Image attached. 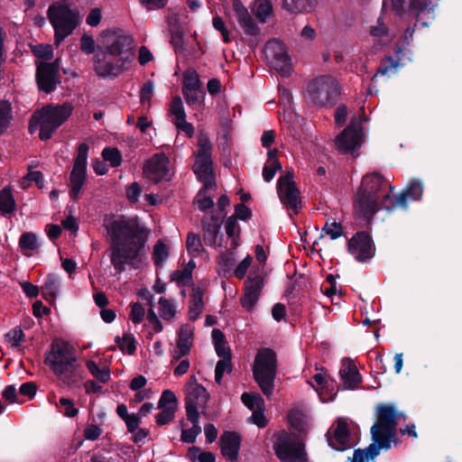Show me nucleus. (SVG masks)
I'll return each mask as SVG.
<instances>
[{"mask_svg": "<svg viewBox=\"0 0 462 462\" xmlns=\"http://www.w3.org/2000/svg\"><path fill=\"white\" fill-rule=\"evenodd\" d=\"M225 372H232L231 358H222L217 363L215 370V381L217 384L221 383V380Z\"/></svg>", "mask_w": 462, "mask_h": 462, "instance_id": "3c124183", "label": "nucleus"}, {"mask_svg": "<svg viewBox=\"0 0 462 462\" xmlns=\"http://www.w3.org/2000/svg\"><path fill=\"white\" fill-rule=\"evenodd\" d=\"M277 374V356L271 348H262L255 356L253 365V375L262 393L270 397L274 389Z\"/></svg>", "mask_w": 462, "mask_h": 462, "instance_id": "39448f33", "label": "nucleus"}, {"mask_svg": "<svg viewBox=\"0 0 462 462\" xmlns=\"http://www.w3.org/2000/svg\"><path fill=\"white\" fill-rule=\"evenodd\" d=\"M192 170L198 180L203 183V187L199 191V197L217 187L212 160L195 159Z\"/></svg>", "mask_w": 462, "mask_h": 462, "instance_id": "aec40b11", "label": "nucleus"}, {"mask_svg": "<svg viewBox=\"0 0 462 462\" xmlns=\"http://www.w3.org/2000/svg\"><path fill=\"white\" fill-rule=\"evenodd\" d=\"M171 281H175L179 284L188 286L192 282V274L183 268L180 271H175L171 273Z\"/></svg>", "mask_w": 462, "mask_h": 462, "instance_id": "680f3d73", "label": "nucleus"}, {"mask_svg": "<svg viewBox=\"0 0 462 462\" xmlns=\"http://www.w3.org/2000/svg\"><path fill=\"white\" fill-rule=\"evenodd\" d=\"M348 253L359 263H365L375 254V245L368 231H358L348 239Z\"/></svg>", "mask_w": 462, "mask_h": 462, "instance_id": "2eb2a0df", "label": "nucleus"}, {"mask_svg": "<svg viewBox=\"0 0 462 462\" xmlns=\"http://www.w3.org/2000/svg\"><path fill=\"white\" fill-rule=\"evenodd\" d=\"M221 454L230 461H236L241 445V437L235 431H225L219 439Z\"/></svg>", "mask_w": 462, "mask_h": 462, "instance_id": "a878e982", "label": "nucleus"}, {"mask_svg": "<svg viewBox=\"0 0 462 462\" xmlns=\"http://www.w3.org/2000/svg\"><path fill=\"white\" fill-rule=\"evenodd\" d=\"M144 317V308L139 302L132 304L130 319L135 324L140 323Z\"/></svg>", "mask_w": 462, "mask_h": 462, "instance_id": "774afa93", "label": "nucleus"}, {"mask_svg": "<svg viewBox=\"0 0 462 462\" xmlns=\"http://www.w3.org/2000/svg\"><path fill=\"white\" fill-rule=\"evenodd\" d=\"M321 231L329 236L332 240H335L344 236L343 222H337L335 219L328 218Z\"/></svg>", "mask_w": 462, "mask_h": 462, "instance_id": "58836bf2", "label": "nucleus"}, {"mask_svg": "<svg viewBox=\"0 0 462 462\" xmlns=\"http://www.w3.org/2000/svg\"><path fill=\"white\" fill-rule=\"evenodd\" d=\"M24 334L21 328L17 327L5 334V337L11 343L13 347H18L23 340Z\"/></svg>", "mask_w": 462, "mask_h": 462, "instance_id": "e2e57ef3", "label": "nucleus"}, {"mask_svg": "<svg viewBox=\"0 0 462 462\" xmlns=\"http://www.w3.org/2000/svg\"><path fill=\"white\" fill-rule=\"evenodd\" d=\"M392 9L398 16L407 14L415 20L414 26L428 27L435 19L431 0H391Z\"/></svg>", "mask_w": 462, "mask_h": 462, "instance_id": "6e6552de", "label": "nucleus"}, {"mask_svg": "<svg viewBox=\"0 0 462 462\" xmlns=\"http://www.w3.org/2000/svg\"><path fill=\"white\" fill-rule=\"evenodd\" d=\"M201 86V81L196 71H192L184 75V85L182 92H187L189 90H200Z\"/></svg>", "mask_w": 462, "mask_h": 462, "instance_id": "de8ad7c7", "label": "nucleus"}, {"mask_svg": "<svg viewBox=\"0 0 462 462\" xmlns=\"http://www.w3.org/2000/svg\"><path fill=\"white\" fill-rule=\"evenodd\" d=\"M318 4L319 0H283L282 7L290 13H310Z\"/></svg>", "mask_w": 462, "mask_h": 462, "instance_id": "7c9ffc66", "label": "nucleus"}, {"mask_svg": "<svg viewBox=\"0 0 462 462\" xmlns=\"http://www.w3.org/2000/svg\"><path fill=\"white\" fill-rule=\"evenodd\" d=\"M394 186L379 172L365 174L353 198V217L359 227L372 224L375 214L383 209L382 199L384 194H393Z\"/></svg>", "mask_w": 462, "mask_h": 462, "instance_id": "f03ea898", "label": "nucleus"}, {"mask_svg": "<svg viewBox=\"0 0 462 462\" xmlns=\"http://www.w3.org/2000/svg\"><path fill=\"white\" fill-rule=\"evenodd\" d=\"M308 93L314 104L333 106L341 96L338 81L329 75L320 76L308 84Z\"/></svg>", "mask_w": 462, "mask_h": 462, "instance_id": "1a4fd4ad", "label": "nucleus"}, {"mask_svg": "<svg viewBox=\"0 0 462 462\" xmlns=\"http://www.w3.org/2000/svg\"><path fill=\"white\" fill-rule=\"evenodd\" d=\"M171 33V43L174 47L176 52H182L184 51L183 32L181 28L175 25L172 26Z\"/></svg>", "mask_w": 462, "mask_h": 462, "instance_id": "603ef678", "label": "nucleus"}, {"mask_svg": "<svg viewBox=\"0 0 462 462\" xmlns=\"http://www.w3.org/2000/svg\"><path fill=\"white\" fill-rule=\"evenodd\" d=\"M153 94V83L152 80L146 81L140 91V102L145 104L150 102Z\"/></svg>", "mask_w": 462, "mask_h": 462, "instance_id": "69168bd1", "label": "nucleus"}, {"mask_svg": "<svg viewBox=\"0 0 462 462\" xmlns=\"http://www.w3.org/2000/svg\"><path fill=\"white\" fill-rule=\"evenodd\" d=\"M12 107L8 100L0 101V134H3L10 125L12 119Z\"/></svg>", "mask_w": 462, "mask_h": 462, "instance_id": "a19ab883", "label": "nucleus"}, {"mask_svg": "<svg viewBox=\"0 0 462 462\" xmlns=\"http://www.w3.org/2000/svg\"><path fill=\"white\" fill-rule=\"evenodd\" d=\"M72 347L65 342L52 343L51 349L45 358L44 363L50 365L51 363L69 360V358H76L72 353Z\"/></svg>", "mask_w": 462, "mask_h": 462, "instance_id": "c85d7f7f", "label": "nucleus"}, {"mask_svg": "<svg viewBox=\"0 0 462 462\" xmlns=\"http://www.w3.org/2000/svg\"><path fill=\"white\" fill-rule=\"evenodd\" d=\"M19 245L23 249L34 250L38 247L37 237L33 233H24L22 235Z\"/></svg>", "mask_w": 462, "mask_h": 462, "instance_id": "052dcab7", "label": "nucleus"}, {"mask_svg": "<svg viewBox=\"0 0 462 462\" xmlns=\"http://www.w3.org/2000/svg\"><path fill=\"white\" fill-rule=\"evenodd\" d=\"M243 403L250 410L262 409L264 406V401L258 393H244L241 396Z\"/></svg>", "mask_w": 462, "mask_h": 462, "instance_id": "79ce46f5", "label": "nucleus"}, {"mask_svg": "<svg viewBox=\"0 0 462 462\" xmlns=\"http://www.w3.org/2000/svg\"><path fill=\"white\" fill-rule=\"evenodd\" d=\"M326 436L331 448L340 451L346 449V420L344 418L337 419V426L331 428Z\"/></svg>", "mask_w": 462, "mask_h": 462, "instance_id": "bb28decb", "label": "nucleus"}, {"mask_svg": "<svg viewBox=\"0 0 462 462\" xmlns=\"http://www.w3.org/2000/svg\"><path fill=\"white\" fill-rule=\"evenodd\" d=\"M175 412L176 411H174L173 407H166L162 409V411L159 412L155 417L156 423L159 426L168 424L174 419Z\"/></svg>", "mask_w": 462, "mask_h": 462, "instance_id": "13d9d810", "label": "nucleus"}, {"mask_svg": "<svg viewBox=\"0 0 462 462\" xmlns=\"http://www.w3.org/2000/svg\"><path fill=\"white\" fill-rule=\"evenodd\" d=\"M170 252L167 245L159 240L153 246L152 257L154 264L161 266L162 263L169 257Z\"/></svg>", "mask_w": 462, "mask_h": 462, "instance_id": "c03bdc74", "label": "nucleus"}, {"mask_svg": "<svg viewBox=\"0 0 462 462\" xmlns=\"http://www.w3.org/2000/svg\"><path fill=\"white\" fill-rule=\"evenodd\" d=\"M98 50H104L111 56H119L123 63L130 61L134 56V41L132 36L121 30H105L100 33Z\"/></svg>", "mask_w": 462, "mask_h": 462, "instance_id": "423d86ee", "label": "nucleus"}, {"mask_svg": "<svg viewBox=\"0 0 462 462\" xmlns=\"http://www.w3.org/2000/svg\"><path fill=\"white\" fill-rule=\"evenodd\" d=\"M105 226L111 238L107 249L110 262L116 273L125 271V265L138 269L143 262L149 232L141 226L137 217L106 220Z\"/></svg>", "mask_w": 462, "mask_h": 462, "instance_id": "f257e3e1", "label": "nucleus"}, {"mask_svg": "<svg viewBox=\"0 0 462 462\" xmlns=\"http://www.w3.org/2000/svg\"><path fill=\"white\" fill-rule=\"evenodd\" d=\"M186 246L189 254L199 255L203 251L200 236L194 233H189Z\"/></svg>", "mask_w": 462, "mask_h": 462, "instance_id": "09e8293b", "label": "nucleus"}, {"mask_svg": "<svg viewBox=\"0 0 462 462\" xmlns=\"http://www.w3.org/2000/svg\"><path fill=\"white\" fill-rule=\"evenodd\" d=\"M159 304L161 317L164 320H171L176 314L174 304L165 298H161L159 300Z\"/></svg>", "mask_w": 462, "mask_h": 462, "instance_id": "864d4df0", "label": "nucleus"}, {"mask_svg": "<svg viewBox=\"0 0 462 462\" xmlns=\"http://www.w3.org/2000/svg\"><path fill=\"white\" fill-rule=\"evenodd\" d=\"M380 21L381 18L378 19V25L372 26L370 29L371 35L379 38V41L383 42L382 44L375 43L374 47L376 50L389 42L388 29L386 25L383 23H380Z\"/></svg>", "mask_w": 462, "mask_h": 462, "instance_id": "37998d69", "label": "nucleus"}, {"mask_svg": "<svg viewBox=\"0 0 462 462\" xmlns=\"http://www.w3.org/2000/svg\"><path fill=\"white\" fill-rule=\"evenodd\" d=\"M402 413L395 409L393 403H380L376 406V421L371 428L373 443L365 451L370 459L376 457L380 450H389L392 443L399 444L397 439L398 419Z\"/></svg>", "mask_w": 462, "mask_h": 462, "instance_id": "7ed1b4c3", "label": "nucleus"}, {"mask_svg": "<svg viewBox=\"0 0 462 462\" xmlns=\"http://www.w3.org/2000/svg\"><path fill=\"white\" fill-rule=\"evenodd\" d=\"M87 367L90 374L100 383H106L110 380V369L107 366L99 368L92 360L87 362Z\"/></svg>", "mask_w": 462, "mask_h": 462, "instance_id": "ea45409f", "label": "nucleus"}, {"mask_svg": "<svg viewBox=\"0 0 462 462\" xmlns=\"http://www.w3.org/2000/svg\"><path fill=\"white\" fill-rule=\"evenodd\" d=\"M185 97L186 102L189 106H195L200 104V99L204 96V92L200 90H189L187 92H182Z\"/></svg>", "mask_w": 462, "mask_h": 462, "instance_id": "338daca9", "label": "nucleus"}, {"mask_svg": "<svg viewBox=\"0 0 462 462\" xmlns=\"http://www.w3.org/2000/svg\"><path fill=\"white\" fill-rule=\"evenodd\" d=\"M264 280L261 275H248L244 294L240 299L241 304L247 310H251L257 302L260 293L263 288Z\"/></svg>", "mask_w": 462, "mask_h": 462, "instance_id": "4be33fe9", "label": "nucleus"}, {"mask_svg": "<svg viewBox=\"0 0 462 462\" xmlns=\"http://www.w3.org/2000/svg\"><path fill=\"white\" fill-rule=\"evenodd\" d=\"M16 210L15 199L9 187L0 190V211L3 215L14 214Z\"/></svg>", "mask_w": 462, "mask_h": 462, "instance_id": "72a5a7b5", "label": "nucleus"}, {"mask_svg": "<svg viewBox=\"0 0 462 462\" xmlns=\"http://www.w3.org/2000/svg\"><path fill=\"white\" fill-rule=\"evenodd\" d=\"M335 149L341 154H346V127L334 139Z\"/></svg>", "mask_w": 462, "mask_h": 462, "instance_id": "0e129e2a", "label": "nucleus"}, {"mask_svg": "<svg viewBox=\"0 0 462 462\" xmlns=\"http://www.w3.org/2000/svg\"><path fill=\"white\" fill-rule=\"evenodd\" d=\"M212 339L215 345V349L218 356L222 358H231V352L229 347L226 346V341L225 334L218 328L212 331Z\"/></svg>", "mask_w": 462, "mask_h": 462, "instance_id": "f704fd0d", "label": "nucleus"}, {"mask_svg": "<svg viewBox=\"0 0 462 462\" xmlns=\"http://www.w3.org/2000/svg\"><path fill=\"white\" fill-rule=\"evenodd\" d=\"M272 13L273 5L271 2L264 1L257 5L254 14L262 23H265L266 19L271 15Z\"/></svg>", "mask_w": 462, "mask_h": 462, "instance_id": "4d7b16f0", "label": "nucleus"}, {"mask_svg": "<svg viewBox=\"0 0 462 462\" xmlns=\"http://www.w3.org/2000/svg\"><path fill=\"white\" fill-rule=\"evenodd\" d=\"M73 106L65 102L62 105H48L41 110L34 112L30 119L29 132L32 134L37 126H40L39 137L42 141L49 140L52 134L72 114Z\"/></svg>", "mask_w": 462, "mask_h": 462, "instance_id": "20e7f679", "label": "nucleus"}, {"mask_svg": "<svg viewBox=\"0 0 462 462\" xmlns=\"http://www.w3.org/2000/svg\"><path fill=\"white\" fill-rule=\"evenodd\" d=\"M406 50L397 45L395 48V53L397 55V60H394L392 56H387L383 59L380 62L379 67L377 68L376 73L372 78L373 82H376L380 76H387L390 77L391 74L396 73L397 68L401 65V55H403V52Z\"/></svg>", "mask_w": 462, "mask_h": 462, "instance_id": "cd10ccee", "label": "nucleus"}, {"mask_svg": "<svg viewBox=\"0 0 462 462\" xmlns=\"http://www.w3.org/2000/svg\"><path fill=\"white\" fill-rule=\"evenodd\" d=\"M173 407L177 411L178 400L175 393L171 390H164L158 402V409Z\"/></svg>", "mask_w": 462, "mask_h": 462, "instance_id": "8fccbe9b", "label": "nucleus"}, {"mask_svg": "<svg viewBox=\"0 0 462 462\" xmlns=\"http://www.w3.org/2000/svg\"><path fill=\"white\" fill-rule=\"evenodd\" d=\"M108 55L106 51L98 50L93 58L94 70L99 77H116L124 71L125 63L119 61V59L113 62Z\"/></svg>", "mask_w": 462, "mask_h": 462, "instance_id": "6ab92c4d", "label": "nucleus"}, {"mask_svg": "<svg viewBox=\"0 0 462 462\" xmlns=\"http://www.w3.org/2000/svg\"><path fill=\"white\" fill-rule=\"evenodd\" d=\"M363 378L355 362L348 357V391L362 388Z\"/></svg>", "mask_w": 462, "mask_h": 462, "instance_id": "4c0bfd02", "label": "nucleus"}, {"mask_svg": "<svg viewBox=\"0 0 462 462\" xmlns=\"http://www.w3.org/2000/svg\"><path fill=\"white\" fill-rule=\"evenodd\" d=\"M422 193V181L420 179L412 178L399 194L393 195L390 192L384 194L382 199V208L388 212H393L397 208L406 209L408 202L420 200Z\"/></svg>", "mask_w": 462, "mask_h": 462, "instance_id": "9b49d317", "label": "nucleus"}, {"mask_svg": "<svg viewBox=\"0 0 462 462\" xmlns=\"http://www.w3.org/2000/svg\"><path fill=\"white\" fill-rule=\"evenodd\" d=\"M203 294L202 289L193 288L192 300L189 308V319L191 321H195L203 310Z\"/></svg>", "mask_w": 462, "mask_h": 462, "instance_id": "473e14b6", "label": "nucleus"}, {"mask_svg": "<svg viewBox=\"0 0 462 462\" xmlns=\"http://www.w3.org/2000/svg\"><path fill=\"white\" fill-rule=\"evenodd\" d=\"M275 437L273 450L282 462H308L305 445L299 436L281 430Z\"/></svg>", "mask_w": 462, "mask_h": 462, "instance_id": "9d476101", "label": "nucleus"}, {"mask_svg": "<svg viewBox=\"0 0 462 462\" xmlns=\"http://www.w3.org/2000/svg\"><path fill=\"white\" fill-rule=\"evenodd\" d=\"M48 18L54 28V43L60 42L70 35L79 25V14L64 4L51 5L48 9Z\"/></svg>", "mask_w": 462, "mask_h": 462, "instance_id": "0eeeda50", "label": "nucleus"}, {"mask_svg": "<svg viewBox=\"0 0 462 462\" xmlns=\"http://www.w3.org/2000/svg\"><path fill=\"white\" fill-rule=\"evenodd\" d=\"M59 291L58 277L51 273L48 275L44 285L42 286V297L48 301H54Z\"/></svg>", "mask_w": 462, "mask_h": 462, "instance_id": "c9c22d12", "label": "nucleus"}, {"mask_svg": "<svg viewBox=\"0 0 462 462\" xmlns=\"http://www.w3.org/2000/svg\"><path fill=\"white\" fill-rule=\"evenodd\" d=\"M168 163L169 159L164 153L154 154L144 163L143 173L151 182L157 184L162 180H167Z\"/></svg>", "mask_w": 462, "mask_h": 462, "instance_id": "a211bd4d", "label": "nucleus"}, {"mask_svg": "<svg viewBox=\"0 0 462 462\" xmlns=\"http://www.w3.org/2000/svg\"><path fill=\"white\" fill-rule=\"evenodd\" d=\"M233 9L244 32L246 34L254 37L248 40L249 47L254 49L259 43V40L256 38V36L260 32V28L257 26L252 16L249 14L247 9L243 5L240 0H234Z\"/></svg>", "mask_w": 462, "mask_h": 462, "instance_id": "f3484780", "label": "nucleus"}, {"mask_svg": "<svg viewBox=\"0 0 462 462\" xmlns=\"http://www.w3.org/2000/svg\"><path fill=\"white\" fill-rule=\"evenodd\" d=\"M116 342L117 344V346L123 352H125L126 350V352L129 355H132L135 351V348H136L135 340H134V336L131 334L126 333L123 336L122 338L120 337H116Z\"/></svg>", "mask_w": 462, "mask_h": 462, "instance_id": "a18cd8bd", "label": "nucleus"}, {"mask_svg": "<svg viewBox=\"0 0 462 462\" xmlns=\"http://www.w3.org/2000/svg\"><path fill=\"white\" fill-rule=\"evenodd\" d=\"M33 54L45 60H50L53 57V50L50 44H39L32 49Z\"/></svg>", "mask_w": 462, "mask_h": 462, "instance_id": "bf43d9fd", "label": "nucleus"}, {"mask_svg": "<svg viewBox=\"0 0 462 462\" xmlns=\"http://www.w3.org/2000/svg\"><path fill=\"white\" fill-rule=\"evenodd\" d=\"M170 112L171 115L175 116V121H179L180 119L186 118V113L183 108V104L180 97L176 96L172 97L171 106H170Z\"/></svg>", "mask_w": 462, "mask_h": 462, "instance_id": "6e6d98bb", "label": "nucleus"}, {"mask_svg": "<svg viewBox=\"0 0 462 462\" xmlns=\"http://www.w3.org/2000/svg\"><path fill=\"white\" fill-rule=\"evenodd\" d=\"M291 426L300 433L306 435L309 430L305 416L300 410H292L288 414Z\"/></svg>", "mask_w": 462, "mask_h": 462, "instance_id": "e433bc0d", "label": "nucleus"}, {"mask_svg": "<svg viewBox=\"0 0 462 462\" xmlns=\"http://www.w3.org/2000/svg\"><path fill=\"white\" fill-rule=\"evenodd\" d=\"M102 156L106 162H109L112 167H117L121 164L122 155L116 147H106L102 152Z\"/></svg>", "mask_w": 462, "mask_h": 462, "instance_id": "49530a36", "label": "nucleus"}, {"mask_svg": "<svg viewBox=\"0 0 462 462\" xmlns=\"http://www.w3.org/2000/svg\"><path fill=\"white\" fill-rule=\"evenodd\" d=\"M236 259L232 255L231 253H224L219 256L218 260V273L220 274L226 275V273H229L233 266L235 265Z\"/></svg>", "mask_w": 462, "mask_h": 462, "instance_id": "5fc2aeb1", "label": "nucleus"}, {"mask_svg": "<svg viewBox=\"0 0 462 462\" xmlns=\"http://www.w3.org/2000/svg\"><path fill=\"white\" fill-rule=\"evenodd\" d=\"M223 217L217 215L204 216L201 219V226L203 231V239L206 245H215L217 244V238L220 233V228L223 224Z\"/></svg>", "mask_w": 462, "mask_h": 462, "instance_id": "393cba45", "label": "nucleus"}, {"mask_svg": "<svg viewBox=\"0 0 462 462\" xmlns=\"http://www.w3.org/2000/svg\"><path fill=\"white\" fill-rule=\"evenodd\" d=\"M53 373L67 385L77 383L80 379L79 364L76 358L55 362L48 365Z\"/></svg>", "mask_w": 462, "mask_h": 462, "instance_id": "412c9836", "label": "nucleus"}, {"mask_svg": "<svg viewBox=\"0 0 462 462\" xmlns=\"http://www.w3.org/2000/svg\"><path fill=\"white\" fill-rule=\"evenodd\" d=\"M267 62L282 76H289L291 71V58L285 44L278 40H269L264 48Z\"/></svg>", "mask_w": 462, "mask_h": 462, "instance_id": "f8f14e48", "label": "nucleus"}, {"mask_svg": "<svg viewBox=\"0 0 462 462\" xmlns=\"http://www.w3.org/2000/svg\"><path fill=\"white\" fill-rule=\"evenodd\" d=\"M88 149L89 148L87 143H80L78 147L77 156L74 159L73 169L69 176L71 188L69 195L74 200L78 199L79 193L86 181Z\"/></svg>", "mask_w": 462, "mask_h": 462, "instance_id": "ddd939ff", "label": "nucleus"}, {"mask_svg": "<svg viewBox=\"0 0 462 462\" xmlns=\"http://www.w3.org/2000/svg\"><path fill=\"white\" fill-rule=\"evenodd\" d=\"M36 82L41 91L49 94L54 91L60 79V59L53 62L40 61L36 63Z\"/></svg>", "mask_w": 462, "mask_h": 462, "instance_id": "4468645a", "label": "nucleus"}, {"mask_svg": "<svg viewBox=\"0 0 462 462\" xmlns=\"http://www.w3.org/2000/svg\"><path fill=\"white\" fill-rule=\"evenodd\" d=\"M193 332L189 325H182L179 331V338L177 346L179 353L173 356L175 360H179L184 356H187L192 346Z\"/></svg>", "mask_w": 462, "mask_h": 462, "instance_id": "c756f323", "label": "nucleus"}, {"mask_svg": "<svg viewBox=\"0 0 462 462\" xmlns=\"http://www.w3.org/2000/svg\"><path fill=\"white\" fill-rule=\"evenodd\" d=\"M366 121L367 117L363 113L362 116H354L348 123L347 151L348 156L354 159L359 156V150L365 142V132L363 123Z\"/></svg>", "mask_w": 462, "mask_h": 462, "instance_id": "dca6fc26", "label": "nucleus"}, {"mask_svg": "<svg viewBox=\"0 0 462 462\" xmlns=\"http://www.w3.org/2000/svg\"><path fill=\"white\" fill-rule=\"evenodd\" d=\"M197 138L199 149L196 153V159L212 160V143L208 134L205 131L200 130Z\"/></svg>", "mask_w": 462, "mask_h": 462, "instance_id": "2f4dec72", "label": "nucleus"}, {"mask_svg": "<svg viewBox=\"0 0 462 462\" xmlns=\"http://www.w3.org/2000/svg\"><path fill=\"white\" fill-rule=\"evenodd\" d=\"M277 192L282 203L284 204L287 208L298 214L300 208L302 207V202L300 196V192L297 185L292 183L287 185L277 184Z\"/></svg>", "mask_w": 462, "mask_h": 462, "instance_id": "5701e85b", "label": "nucleus"}, {"mask_svg": "<svg viewBox=\"0 0 462 462\" xmlns=\"http://www.w3.org/2000/svg\"><path fill=\"white\" fill-rule=\"evenodd\" d=\"M210 398L209 393L202 385H194L192 390H188L185 398L186 413L193 411L199 413V409L205 410Z\"/></svg>", "mask_w": 462, "mask_h": 462, "instance_id": "b1692460", "label": "nucleus"}]
</instances>
